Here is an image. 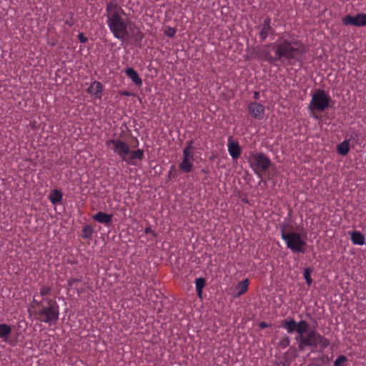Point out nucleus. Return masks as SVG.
<instances>
[{"label":"nucleus","instance_id":"obj_10","mask_svg":"<svg viewBox=\"0 0 366 366\" xmlns=\"http://www.w3.org/2000/svg\"><path fill=\"white\" fill-rule=\"evenodd\" d=\"M247 111L254 119L261 120L264 118L265 108L262 104L252 102L248 104Z\"/></svg>","mask_w":366,"mask_h":366},{"label":"nucleus","instance_id":"obj_24","mask_svg":"<svg viewBox=\"0 0 366 366\" xmlns=\"http://www.w3.org/2000/svg\"><path fill=\"white\" fill-rule=\"evenodd\" d=\"M312 271H313L312 268L307 267L304 269V272H303V277L306 281V283L309 286L311 285V284L312 283V279L311 277V274H312Z\"/></svg>","mask_w":366,"mask_h":366},{"label":"nucleus","instance_id":"obj_41","mask_svg":"<svg viewBox=\"0 0 366 366\" xmlns=\"http://www.w3.org/2000/svg\"><path fill=\"white\" fill-rule=\"evenodd\" d=\"M313 117L315 118V119H317V117L315 116V114L313 115Z\"/></svg>","mask_w":366,"mask_h":366},{"label":"nucleus","instance_id":"obj_13","mask_svg":"<svg viewBox=\"0 0 366 366\" xmlns=\"http://www.w3.org/2000/svg\"><path fill=\"white\" fill-rule=\"evenodd\" d=\"M86 92L94 99L100 100L102 97L103 85L101 82L94 81L90 84Z\"/></svg>","mask_w":366,"mask_h":366},{"label":"nucleus","instance_id":"obj_8","mask_svg":"<svg viewBox=\"0 0 366 366\" xmlns=\"http://www.w3.org/2000/svg\"><path fill=\"white\" fill-rule=\"evenodd\" d=\"M331 97L328 93L321 89H316L312 94L309 107L312 110L323 112L330 107Z\"/></svg>","mask_w":366,"mask_h":366},{"label":"nucleus","instance_id":"obj_17","mask_svg":"<svg viewBox=\"0 0 366 366\" xmlns=\"http://www.w3.org/2000/svg\"><path fill=\"white\" fill-rule=\"evenodd\" d=\"M249 285V281L248 279H244V280L239 282L235 286V293L234 294V297H237L246 293L248 290Z\"/></svg>","mask_w":366,"mask_h":366},{"label":"nucleus","instance_id":"obj_40","mask_svg":"<svg viewBox=\"0 0 366 366\" xmlns=\"http://www.w3.org/2000/svg\"><path fill=\"white\" fill-rule=\"evenodd\" d=\"M136 143H137V145L139 144V140L137 139H136Z\"/></svg>","mask_w":366,"mask_h":366},{"label":"nucleus","instance_id":"obj_18","mask_svg":"<svg viewBox=\"0 0 366 366\" xmlns=\"http://www.w3.org/2000/svg\"><path fill=\"white\" fill-rule=\"evenodd\" d=\"M124 73L129 78L132 79V81L135 85L138 86H141L142 85V79L139 77L137 72L133 68H127L124 70Z\"/></svg>","mask_w":366,"mask_h":366},{"label":"nucleus","instance_id":"obj_26","mask_svg":"<svg viewBox=\"0 0 366 366\" xmlns=\"http://www.w3.org/2000/svg\"><path fill=\"white\" fill-rule=\"evenodd\" d=\"M93 233V229L91 226L86 225L82 229L81 237L84 239H89L92 237Z\"/></svg>","mask_w":366,"mask_h":366},{"label":"nucleus","instance_id":"obj_11","mask_svg":"<svg viewBox=\"0 0 366 366\" xmlns=\"http://www.w3.org/2000/svg\"><path fill=\"white\" fill-rule=\"evenodd\" d=\"M194 155L182 154V159L179 164V169L184 173H190L194 168Z\"/></svg>","mask_w":366,"mask_h":366},{"label":"nucleus","instance_id":"obj_23","mask_svg":"<svg viewBox=\"0 0 366 366\" xmlns=\"http://www.w3.org/2000/svg\"><path fill=\"white\" fill-rule=\"evenodd\" d=\"M206 285V280L203 277H199L195 280V287L197 296L201 298L202 295V290Z\"/></svg>","mask_w":366,"mask_h":366},{"label":"nucleus","instance_id":"obj_20","mask_svg":"<svg viewBox=\"0 0 366 366\" xmlns=\"http://www.w3.org/2000/svg\"><path fill=\"white\" fill-rule=\"evenodd\" d=\"M11 332V327L7 324H0V339L4 342H7Z\"/></svg>","mask_w":366,"mask_h":366},{"label":"nucleus","instance_id":"obj_22","mask_svg":"<svg viewBox=\"0 0 366 366\" xmlns=\"http://www.w3.org/2000/svg\"><path fill=\"white\" fill-rule=\"evenodd\" d=\"M350 139H345L337 145V152L339 154L342 156L347 154L350 151Z\"/></svg>","mask_w":366,"mask_h":366},{"label":"nucleus","instance_id":"obj_15","mask_svg":"<svg viewBox=\"0 0 366 366\" xmlns=\"http://www.w3.org/2000/svg\"><path fill=\"white\" fill-rule=\"evenodd\" d=\"M113 215L111 214H107L102 212H98L93 215L92 219L101 224L108 225L112 222Z\"/></svg>","mask_w":366,"mask_h":366},{"label":"nucleus","instance_id":"obj_39","mask_svg":"<svg viewBox=\"0 0 366 366\" xmlns=\"http://www.w3.org/2000/svg\"><path fill=\"white\" fill-rule=\"evenodd\" d=\"M242 201L245 203H248V200L247 199H243Z\"/></svg>","mask_w":366,"mask_h":366},{"label":"nucleus","instance_id":"obj_19","mask_svg":"<svg viewBox=\"0 0 366 366\" xmlns=\"http://www.w3.org/2000/svg\"><path fill=\"white\" fill-rule=\"evenodd\" d=\"M49 199L54 205L61 204L63 200V194L61 190L55 189L49 194Z\"/></svg>","mask_w":366,"mask_h":366},{"label":"nucleus","instance_id":"obj_16","mask_svg":"<svg viewBox=\"0 0 366 366\" xmlns=\"http://www.w3.org/2000/svg\"><path fill=\"white\" fill-rule=\"evenodd\" d=\"M351 242L355 245H363L365 243V236L357 230L348 232Z\"/></svg>","mask_w":366,"mask_h":366},{"label":"nucleus","instance_id":"obj_6","mask_svg":"<svg viewBox=\"0 0 366 366\" xmlns=\"http://www.w3.org/2000/svg\"><path fill=\"white\" fill-rule=\"evenodd\" d=\"M281 237L285 241L287 247L293 253L305 254L307 242L302 239L300 233L286 231L285 227L281 229Z\"/></svg>","mask_w":366,"mask_h":366},{"label":"nucleus","instance_id":"obj_35","mask_svg":"<svg viewBox=\"0 0 366 366\" xmlns=\"http://www.w3.org/2000/svg\"><path fill=\"white\" fill-rule=\"evenodd\" d=\"M259 326L261 328H265V327H267L268 326V325L266 322H260L259 324Z\"/></svg>","mask_w":366,"mask_h":366},{"label":"nucleus","instance_id":"obj_2","mask_svg":"<svg viewBox=\"0 0 366 366\" xmlns=\"http://www.w3.org/2000/svg\"><path fill=\"white\" fill-rule=\"evenodd\" d=\"M309 324L305 320L297 322L296 332L298 337L295 339L298 343V350L311 349L312 352H322L330 343V340L315 330H308Z\"/></svg>","mask_w":366,"mask_h":366},{"label":"nucleus","instance_id":"obj_32","mask_svg":"<svg viewBox=\"0 0 366 366\" xmlns=\"http://www.w3.org/2000/svg\"><path fill=\"white\" fill-rule=\"evenodd\" d=\"M320 360L323 362V363H326L327 362L330 361V358L329 357V356L327 355H322L321 357H320Z\"/></svg>","mask_w":366,"mask_h":366},{"label":"nucleus","instance_id":"obj_29","mask_svg":"<svg viewBox=\"0 0 366 366\" xmlns=\"http://www.w3.org/2000/svg\"><path fill=\"white\" fill-rule=\"evenodd\" d=\"M347 358L342 355H340L334 362V366H345V363L347 362Z\"/></svg>","mask_w":366,"mask_h":366},{"label":"nucleus","instance_id":"obj_36","mask_svg":"<svg viewBox=\"0 0 366 366\" xmlns=\"http://www.w3.org/2000/svg\"><path fill=\"white\" fill-rule=\"evenodd\" d=\"M254 97L255 99H258V97H259V92H254Z\"/></svg>","mask_w":366,"mask_h":366},{"label":"nucleus","instance_id":"obj_33","mask_svg":"<svg viewBox=\"0 0 366 366\" xmlns=\"http://www.w3.org/2000/svg\"><path fill=\"white\" fill-rule=\"evenodd\" d=\"M78 38L81 43H85L87 41V38L81 33L79 34Z\"/></svg>","mask_w":366,"mask_h":366},{"label":"nucleus","instance_id":"obj_38","mask_svg":"<svg viewBox=\"0 0 366 366\" xmlns=\"http://www.w3.org/2000/svg\"><path fill=\"white\" fill-rule=\"evenodd\" d=\"M122 94L125 95V96H129V92H124V93H122Z\"/></svg>","mask_w":366,"mask_h":366},{"label":"nucleus","instance_id":"obj_1","mask_svg":"<svg viewBox=\"0 0 366 366\" xmlns=\"http://www.w3.org/2000/svg\"><path fill=\"white\" fill-rule=\"evenodd\" d=\"M106 11L108 26L116 38L119 39H132L135 41L142 39V34L134 24L127 22L122 18L121 14H124V11L117 4L107 3Z\"/></svg>","mask_w":366,"mask_h":366},{"label":"nucleus","instance_id":"obj_12","mask_svg":"<svg viewBox=\"0 0 366 366\" xmlns=\"http://www.w3.org/2000/svg\"><path fill=\"white\" fill-rule=\"evenodd\" d=\"M270 23V18L267 16L264 19L262 24H261L258 27L259 29V37L262 41L265 40L267 36L272 34L274 32V29L271 26Z\"/></svg>","mask_w":366,"mask_h":366},{"label":"nucleus","instance_id":"obj_9","mask_svg":"<svg viewBox=\"0 0 366 366\" xmlns=\"http://www.w3.org/2000/svg\"><path fill=\"white\" fill-rule=\"evenodd\" d=\"M342 24L357 27L366 26V14L359 13L355 16L347 15L342 18Z\"/></svg>","mask_w":366,"mask_h":366},{"label":"nucleus","instance_id":"obj_28","mask_svg":"<svg viewBox=\"0 0 366 366\" xmlns=\"http://www.w3.org/2000/svg\"><path fill=\"white\" fill-rule=\"evenodd\" d=\"M177 33V29L174 27L165 26L164 34L168 37H173Z\"/></svg>","mask_w":366,"mask_h":366},{"label":"nucleus","instance_id":"obj_25","mask_svg":"<svg viewBox=\"0 0 366 366\" xmlns=\"http://www.w3.org/2000/svg\"><path fill=\"white\" fill-rule=\"evenodd\" d=\"M194 147L193 146V141L190 140L186 142V146L183 149L182 154H189L194 155Z\"/></svg>","mask_w":366,"mask_h":366},{"label":"nucleus","instance_id":"obj_3","mask_svg":"<svg viewBox=\"0 0 366 366\" xmlns=\"http://www.w3.org/2000/svg\"><path fill=\"white\" fill-rule=\"evenodd\" d=\"M261 49L262 47H247V53L250 54L249 58L266 61L270 64H274L277 61H280L282 63L287 61L289 64L295 65L296 62H300V66H302L299 57L300 51L298 48L276 47L274 56L266 49Z\"/></svg>","mask_w":366,"mask_h":366},{"label":"nucleus","instance_id":"obj_27","mask_svg":"<svg viewBox=\"0 0 366 366\" xmlns=\"http://www.w3.org/2000/svg\"><path fill=\"white\" fill-rule=\"evenodd\" d=\"M51 291V287L48 285H43L39 290V295L42 298L47 297L46 296L49 295Z\"/></svg>","mask_w":366,"mask_h":366},{"label":"nucleus","instance_id":"obj_4","mask_svg":"<svg viewBox=\"0 0 366 366\" xmlns=\"http://www.w3.org/2000/svg\"><path fill=\"white\" fill-rule=\"evenodd\" d=\"M36 297L37 295L33 297L35 318L50 326L55 325L59 317V307L56 301L51 297L41 298V300H38L36 299Z\"/></svg>","mask_w":366,"mask_h":366},{"label":"nucleus","instance_id":"obj_30","mask_svg":"<svg viewBox=\"0 0 366 366\" xmlns=\"http://www.w3.org/2000/svg\"><path fill=\"white\" fill-rule=\"evenodd\" d=\"M290 340L289 337L285 336L279 341V346L282 348H286L290 345Z\"/></svg>","mask_w":366,"mask_h":366},{"label":"nucleus","instance_id":"obj_7","mask_svg":"<svg viewBox=\"0 0 366 366\" xmlns=\"http://www.w3.org/2000/svg\"><path fill=\"white\" fill-rule=\"evenodd\" d=\"M248 162L250 167L256 175L262 177L271 166V160L262 152L251 153L248 157Z\"/></svg>","mask_w":366,"mask_h":366},{"label":"nucleus","instance_id":"obj_37","mask_svg":"<svg viewBox=\"0 0 366 366\" xmlns=\"http://www.w3.org/2000/svg\"><path fill=\"white\" fill-rule=\"evenodd\" d=\"M202 172L204 173V174H207L208 173V169L204 168V169H202Z\"/></svg>","mask_w":366,"mask_h":366},{"label":"nucleus","instance_id":"obj_5","mask_svg":"<svg viewBox=\"0 0 366 366\" xmlns=\"http://www.w3.org/2000/svg\"><path fill=\"white\" fill-rule=\"evenodd\" d=\"M105 144L108 147L112 146L113 152L128 165L137 166V161H142L144 157L143 149L131 150L129 145L119 138L108 139Z\"/></svg>","mask_w":366,"mask_h":366},{"label":"nucleus","instance_id":"obj_21","mask_svg":"<svg viewBox=\"0 0 366 366\" xmlns=\"http://www.w3.org/2000/svg\"><path fill=\"white\" fill-rule=\"evenodd\" d=\"M297 322L292 318L285 320L282 324V327L287 330L288 333L296 332Z\"/></svg>","mask_w":366,"mask_h":366},{"label":"nucleus","instance_id":"obj_14","mask_svg":"<svg viewBox=\"0 0 366 366\" xmlns=\"http://www.w3.org/2000/svg\"><path fill=\"white\" fill-rule=\"evenodd\" d=\"M227 150L233 159H237L241 154V148L237 142H234L229 137L227 142Z\"/></svg>","mask_w":366,"mask_h":366},{"label":"nucleus","instance_id":"obj_31","mask_svg":"<svg viewBox=\"0 0 366 366\" xmlns=\"http://www.w3.org/2000/svg\"><path fill=\"white\" fill-rule=\"evenodd\" d=\"M81 279L79 278H71L68 280V287H72L76 283L79 282Z\"/></svg>","mask_w":366,"mask_h":366},{"label":"nucleus","instance_id":"obj_34","mask_svg":"<svg viewBox=\"0 0 366 366\" xmlns=\"http://www.w3.org/2000/svg\"><path fill=\"white\" fill-rule=\"evenodd\" d=\"M144 233L151 234L152 235L155 236L154 232L150 227H147L144 230Z\"/></svg>","mask_w":366,"mask_h":366}]
</instances>
